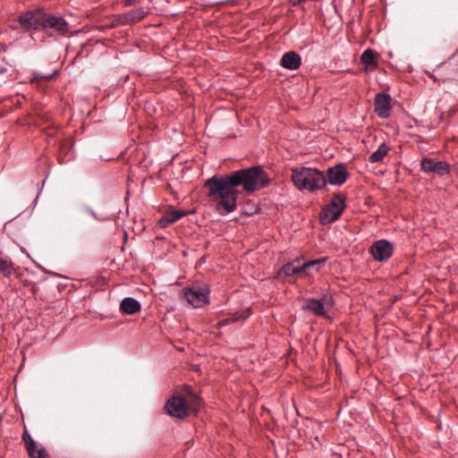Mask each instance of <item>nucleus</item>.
Returning a JSON list of instances; mask_svg holds the SVG:
<instances>
[{"label": "nucleus", "mask_w": 458, "mask_h": 458, "mask_svg": "<svg viewBox=\"0 0 458 458\" xmlns=\"http://www.w3.org/2000/svg\"><path fill=\"white\" fill-rule=\"evenodd\" d=\"M280 64L284 69L294 71L300 68L301 64V57L298 53L289 51L283 55L280 60Z\"/></svg>", "instance_id": "nucleus-15"}, {"label": "nucleus", "mask_w": 458, "mask_h": 458, "mask_svg": "<svg viewBox=\"0 0 458 458\" xmlns=\"http://www.w3.org/2000/svg\"><path fill=\"white\" fill-rule=\"evenodd\" d=\"M393 245L386 240L375 242L369 250L372 257L380 262L388 260L393 254Z\"/></svg>", "instance_id": "nucleus-9"}, {"label": "nucleus", "mask_w": 458, "mask_h": 458, "mask_svg": "<svg viewBox=\"0 0 458 458\" xmlns=\"http://www.w3.org/2000/svg\"><path fill=\"white\" fill-rule=\"evenodd\" d=\"M183 298L194 308H200L208 302L209 288L207 284L195 285L182 291Z\"/></svg>", "instance_id": "nucleus-8"}, {"label": "nucleus", "mask_w": 458, "mask_h": 458, "mask_svg": "<svg viewBox=\"0 0 458 458\" xmlns=\"http://www.w3.org/2000/svg\"><path fill=\"white\" fill-rule=\"evenodd\" d=\"M124 6H131L137 3V0H122Z\"/></svg>", "instance_id": "nucleus-26"}, {"label": "nucleus", "mask_w": 458, "mask_h": 458, "mask_svg": "<svg viewBox=\"0 0 458 458\" xmlns=\"http://www.w3.org/2000/svg\"><path fill=\"white\" fill-rule=\"evenodd\" d=\"M326 305H330V298L324 296L322 299H309L306 301L305 309L318 317H325L327 314Z\"/></svg>", "instance_id": "nucleus-14"}, {"label": "nucleus", "mask_w": 458, "mask_h": 458, "mask_svg": "<svg viewBox=\"0 0 458 458\" xmlns=\"http://www.w3.org/2000/svg\"><path fill=\"white\" fill-rule=\"evenodd\" d=\"M56 74V71H53L52 72L50 73H39L38 72H33V77L30 78V83L34 81H38V79H42V80H47V81H49L51 80L55 75Z\"/></svg>", "instance_id": "nucleus-23"}, {"label": "nucleus", "mask_w": 458, "mask_h": 458, "mask_svg": "<svg viewBox=\"0 0 458 458\" xmlns=\"http://www.w3.org/2000/svg\"><path fill=\"white\" fill-rule=\"evenodd\" d=\"M347 177L348 173L345 166L343 164H338L327 169L326 179L332 185H342L346 182Z\"/></svg>", "instance_id": "nucleus-13"}, {"label": "nucleus", "mask_w": 458, "mask_h": 458, "mask_svg": "<svg viewBox=\"0 0 458 458\" xmlns=\"http://www.w3.org/2000/svg\"><path fill=\"white\" fill-rule=\"evenodd\" d=\"M30 458H52L47 450L30 437Z\"/></svg>", "instance_id": "nucleus-20"}, {"label": "nucleus", "mask_w": 458, "mask_h": 458, "mask_svg": "<svg viewBox=\"0 0 458 458\" xmlns=\"http://www.w3.org/2000/svg\"><path fill=\"white\" fill-rule=\"evenodd\" d=\"M327 258H320L301 262V259H295L282 267L278 272L279 277H290L293 276H309L312 271H318V266L324 264Z\"/></svg>", "instance_id": "nucleus-5"}, {"label": "nucleus", "mask_w": 458, "mask_h": 458, "mask_svg": "<svg viewBox=\"0 0 458 458\" xmlns=\"http://www.w3.org/2000/svg\"><path fill=\"white\" fill-rule=\"evenodd\" d=\"M191 212L192 211H185L180 209L170 210L159 219L158 224L162 227H166L167 225L178 221L180 218Z\"/></svg>", "instance_id": "nucleus-16"}, {"label": "nucleus", "mask_w": 458, "mask_h": 458, "mask_svg": "<svg viewBox=\"0 0 458 458\" xmlns=\"http://www.w3.org/2000/svg\"><path fill=\"white\" fill-rule=\"evenodd\" d=\"M291 179L293 185L300 191H314L324 188L327 184L324 174L311 167L293 168Z\"/></svg>", "instance_id": "nucleus-4"}, {"label": "nucleus", "mask_w": 458, "mask_h": 458, "mask_svg": "<svg viewBox=\"0 0 458 458\" xmlns=\"http://www.w3.org/2000/svg\"><path fill=\"white\" fill-rule=\"evenodd\" d=\"M392 98L389 94L380 92L374 98V111L380 118H387L391 114Z\"/></svg>", "instance_id": "nucleus-10"}, {"label": "nucleus", "mask_w": 458, "mask_h": 458, "mask_svg": "<svg viewBox=\"0 0 458 458\" xmlns=\"http://www.w3.org/2000/svg\"><path fill=\"white\" fill-rule=\"evenodd\" d=\"M201 406V399L191 386H184L182 392L171 396L165 403V409L168 415L178 420H184L191 413H197Z\"/></svg>", "instance_id": "nucleus-2"}, {"label": "nucleus", "mask_w": 458, "mask_h": 458, "mask_svg": "<svg viewBox=\"0 0 458 458\" xmlns=\"http://www.w3.org/2000/svg\"><path fill=\"white\" fill-rule=\"evenodd\" d=\"M390 148L386 143H382L378 148L374 151L369 157V161L370 163L381 162L385 157L388 154Z\"/></svg>", "instance_id": "nucleus-21"}, {"label": "nucleus", "mask_w": 458, "mask_h": 458, "mask_svg": "<svg viewBox=\"0 0 458 458\" xmlns=\"http://www.w3.org/2000/svg\"><path fill=\"white\" fill-rule=\"evenodd\" d=\"M22 440L24 442L25 449L29 452V431H28L26 426L24 427V432L22 434Z\"/></svg>", "instance_id": "nucleus-25"}, {"label": "nucleus", "mask_w": 458, "mask_h": 458, "mask_svg": "<svg viewBox=\"0 0 458 458\" xmlns=\"http://www.w3.org/2000/svg\"><path fill=\"white\" fill-rule=\"evenodd\" d=\"M346 196L336 193L333 196L329 204L323 208L319 219L321 224L327 225L337 220L345 208Z\"/></svg>", "instance_id": "nucleus-7"}, {"label": "nucleus", "mask_w": 458, "mask_h": 458, "mask_svg": "<svg viewBox=\"0 0 458 458\" xmlns=\"http://www.w3.org/2000/svg\"><path fill=\"white\" fill-rule=\"evenodd\" d=\"M270 179L264 169L251 166L233 171L225 175H213L204 182L208 199L216 203V210L220 215H227L237 208V198L242 187L250 195L269 185Z\"/></svg>", "instance_id": "nucleus-1"}, {"label": "nucleus", "mask_w": 458, "mask_h": 458, "mask_svg": "<svg viewBox=\"0 0 458 458\" xmlns=\"http://www.w3.org/2000/svg\"><path fill=\"white\" fill-rule=\"evenodd\" d=\"M0 271L4 276H10L13 271V263L7 259H0Z\"/></svg>", "instance_id": "nucleus-22"}, {"label": "nucleus", "mask_w": 458, "mask_h": 458, "mask_svg": "<svg viewBox=\"0 0 458 458\" xmlns=\"http://www.w3.org/2000/svg\"><path fill=\"white\" fill-rule=\"evenodd\" d=\"M378 55L372 49H366L360 55V62L366 65V71H374L378 66Z\"/></svg>", "instance_id": "nucleus-17"}, {"label": "nucleus", "mask_w": 458, "mask_h": 458, "mask_svg": "<svg viewBox=\"0 0 458 458\" xmlns=\"http://www.w3.org/2000/svg\"><path fill=\"white\" fill-rule=\"evenodd\" d=\"M140 309V303L131 297H126L120 302V310L126 315H133L139 312Z\"/></svg>", "instance_id": "nucleus-18"}, {"label": "nucleus", "mask_w": 458, "mask_h": 458, "mask_svg": "<svg viewBox=\"0 0 458 458\" xmlns=\"http://www.w3.org/2000/svg\"><path fill=\"white\" fill-rule=\"evenodd\" d=\"M250 316V309H246L245 310L241 311V312H235V313L232 314L230 317L217 322V327L220 328V327H225L230 323H234V322H237L240 320H245Z\"/></svg>", "instance_id": "nucleus-19"}, {"label": "nucleus", "mask_w": 458, "mask_h": 458, "mask_svg": "<svg viewBox=\"0 0 458 458\" xmlns=\"http://www.w3.org/2000/svg\"><path fill=\"white\" fill-rule=\"evenodd\" d=\"M420 169L425 173H435L441 176L450 173V166L446 162L436 161L428 157L422 158L420 161Z\"/></svg>", "instance_id": "nucleus-11"}, {"label": "nucleus", "mask_w": 458, "mask_h": 458, "mask_svg": "<svg viewBox=\"0 0 458 458\" xmlns=\"http://www.w3.org/2000/svg\"><path fill=\"white\" fill-rule=\"evenodd\" d=\"M148 13V10L145 8L139 7L128 13L115 15L114 20L118 24L122 25L135 23L144 19Z\"/></svg>", "instance_id": "nucleus-12"}, {"label": "nucleus", "mask_w": 458, "mask_h": 458, "mask_svg": "<svg viewBox=\"0 0 458 458\" xmlns=\"http://www.w3.org/2000/svg\"><path fill=\"white\" fill-rule=\"evenodd\" d=\"M15 28H22L25 31L29 30V13H25L21 15L18 21V24L14 25Z\"/></svg>", "instance_id": "nucleus-24"}, {"label": "nucleus", "mask_w": 458, "mask_h": 458, "mask_svg": "<svg viewBox=\"0 0 458 458\" xmlns=\"http://www.w3.org/2000/svg\"><path fill=\"white\" fill-rule=\"evenodd\" d=\"M42 30L49 36H65L68 23L62 16L47 14L42 9L30 11V30Z\"/></svg>", "instance_id": "nucleus-3"}, {"label": "nucleus", "mask_w": 458, "mask_h": 458, "mask_svg": "<svg viewBox=\"0 0 458 458\" xmlns=\"http://www.w3.org/2000/svg\"><path fill=\"white\" fill-rule=\"evenodd\" d=\"M434 81H458V50L454 53L445 62L440 64L430 76Z\"/></svg>", "instance_id": "nucleus-6"}]
</instances>
